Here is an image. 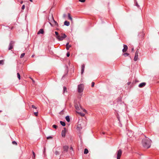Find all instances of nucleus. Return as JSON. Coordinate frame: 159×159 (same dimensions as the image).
I'll return each mask as SVG.
<instances>
[{
    "instance_id": "nucleus-1",
    "label": "nucleus",
    "mask_w": 159,
    "mask_h": 159,
    "mask_svg": "<svg viewBox=\"0 0 159 159\" xmlns=\"http://www.w3.org/2000/svg\"><path fill=\"white\" fill-rule=\"evenodd\" d=\"M151 140L148 138L144 139L142 140V144L145 148H148L150 147L151 144Z\"/></svg>"
},
{
    "instance_id": "nucleus-2",
    "label": "nucleus",
    "mask_w": 159,
    "mask_h": 159,
    "mask_svg": "<svg viewBox=\"0 0 159 159\" xmlns=\"http://www.w3.org/2000/svg\"><path fill=\"white\" fill-rule=\"evenodd\" d=\"M84 88V85L83 84H80L78 85V91L79 93H82Z\"/></svg>"
},
{
    "instance_id": "nucleus-3",
    "label": "nucleus",
    "mask_w": 159,
    "mask_h": 159,
    "mask_svg": "<svg viewBox=\"0 0 159 159\" xmlns=\"http://www.w3.org/2000/svg\"><path fill=\"white\" fill-rule=\"evenodd\" d=\"M66 36V35L65 34L61 33V35L60 36V35L57 39L60 41H62L65 38Z\"/></svg>"
},
{
    "instance_id": "nucleus-4",
    "label": "nucleus",
    "mask_w": 159,
    "mask_h": 159,
    "mask_svg": "<svg viewBox=\"0 0 159 159\" xmlns=\"http://www.w3.org/2000/svg\"><path fill=\"white\" fill-rule=\"evenodd\" d=\"M122 153V150L121 149H119L117 151V159H120Z\"/></svg>"
},
{
    "instance_id": "nucleus-5",
    "label": "nucleus",
    "mask_w": 159,
    "mask_h": 159,
    "mask_svg": "<svg viewBox=\"0 0 159 159\" xmlns=\"http://www.w3.org/2000/svg\"><path fill=\"white\" fill-rule=\"evenodd\" d=\"M15 42L13 41H11L9 43L8 49L10 50L13 48Z\"/></svg>"
},
{
    "instance_id": "nucleus-6",
    "label": "nucleus",
    "mask_w": 159,
    "mask_h": 159,
    "mask_svg": "<svg viewBox=\"0 0 159 159\" xmlns=\"http://www.w3.org/2000/svg\"><path fill=\"white\" fill-rule=\"evenodd\" d=\"M66 128H64V130H62L61 131V136L62 137H64L66 135Z\"/></svg>"
},
{
    "instance_id": "nucleus-7",
    "label": "nucleus",
    "mask_w": 159,
    "mask_h": 159,
    "mask_svg": "<svg viewBox=\"0 0 159 159\" xmlns=\"http://www.w3.org/2000/svg\"><path fill=\"white\" fill-rule=\"evenodd\" d=\"M123 47L124 48L122 49V52H125L127 51L128 48L127 45L125 44H123Z\"/></svg>"
},
{
    "instance_id": "nucleus-8",
    "label": "nucleus",
    "mask_w": 159,
    "mask_h": 159,
    "mask_svg": "<svg viewBox=\"0 0 159 159\" xmlns=\"http://www.w3.org/2000/svg\"><path fill=\"white\" fill-rule=\"evenodd\" d=\"M127 134L129 137H131L133 135V133L131 130H129L127 133Z\"/></svg>"
},
{
    "instance_id": "nucleus-9",
    "label": "nucleus",
    "mask_w": 159,
    "mask_h": 159,
    "mask_svg": "<svg viewBox=\"0 0 159 159\" xmlns=\"http://www.w3.org/2000/svg\"><path fill=\"white\" fill-rule=\"evenodd\" d=\"M69 147L67 146H64L63 147V151L62 152L63 153L64 152H67Z\"/></svg>"
},
{
    "instance_id": "nucleus-10",
    "label": "nucleus",
    "mask_w": 159,
    "mask_h": 159,
    "mask_svg": "<svg viewBox=\"0 0 159 159\" xmlns=\"http://www.w3.org/2000/svg\"><path fill=\"white\" fill-rule=\"evenodd\" d=\"M146 84V83L143 82V83H142L140 84L138 86L139 87L141 88H142V87H143L144 86H145Z\"/></svg>"
},
{
    "instance_id": "nucleus-11",
    "label": "nucleus",
    "mask_w": 159,
    "mask_h": 159,
    "mask_svg": "<svg viewBox=\"0 0 159 159\" xmlns=\"http://www.w3.org/2000/svg\"><path fill=\"white\" fill-rule=\"evenodd\" d=\"M85 68V65L84 64H83L81 66V74H82L84 71V69Z\"/></svg>"
},
{
    "instance_id": "nucleus-12",
    "label": "nucleus",
    "mask_w": 159,
    "mask_h": 159,
    "mask_svg": "<svg viewBox=\"0 0 159 159\" xmlns=\"http://www.w3.org/2000/svg\"><path fill=\"white\" fill-rule=\"evenodd\" d=\"M75 106L76 110L78 111L80 110V107L81 108V107L80 106V107H79V106L77 104H75Z\"/></svg>"
},
{
    "instance_id": "nucleus-13",
    "label": "nucleus",
    "mask_w": 159,
    "mask_h": 159,
    "mask_svg": "<svg viewBox=\"0 0 159 159\" xmlns=\"http://www.w3.org/2000/svg\"><path fill=\"white\" fill-rule=\"evenodd\" d=\"M44 33V31L43 29H40L39 31L38 32L37 34H43Z\"/></svg>"
},
{
    "instance_id": "nucleus-14",
    "label": "nucleus",
    "mask_w": 159,
    "mask_h": 159,
    "mask_svg": "<svg viewBox=\"0 0 159 159\" xmlns=\"http://www.w3.org/2000/svg\"><path fill=\"white\" fill-rule=\"evenodd\" d=\"M70 25V23L69 22L65 21L64 22V25L67 26H68Z\"/></svg>"
},
{
    "instance_id": "nucleus-15",
    "label": "nucleus",
    "mask_w": 159,
    "mask_h": 159,
    "mask_svg": "<svg viewBox=\"0 0 159 159\" xmlns=\"http://www.w3.org/2000/svg\"><path fill=\"white\" fill-rule=\"evenodd\" d=\"M69 43H67L66 44V49L67 50H68L69 48L71 47V45H69Z\"/></svg>"
},
{
    "instance_id": "nucleus-16",
    "label": "nucleus",
    "mask_w": 159,
    "mask_h": 159,
    "mask_svg": "<svg viewBox=\"0 0 159 159\" xmlns=\"http://www.w3.org/2000/svg\"><path fill=\"white\" fill-rule=\"evenodd\" d=\"M55 33L56 35V38L57 39H58L60 35L58 33L57 31H55Z\"/></svg>"
},
{
    "instance_id": "nucleus-17",
    "label": "nucleus",
    "mask_w": 159,
    "mask_h": 159,
    "mask_svg": "<svg viewBox=\"0 0 159 159\" xmlns=\"http://www.w3.org/2000/svg\"><path fill=\"white\" fill-rule=\"evenodd\" d=\"M138 55L137 54H135L134 58V60L135 61H136L138 59Z\"/></svg>"
},
{
    "instance_id": "nucleus-18",
    "label": "nucleus",
    "mask_w": 159,
    "mask_h": 159,
    "mask_svg": "<svg viewBox=\"0 0 159 159\" xmlns=\"http://www.w3.org/2000/svg\"><path fill=\"white\" fill-rule=\"evenodd\" d=\"M65 118H66V121L68 122H70V117H69V116H66V117H65Z\"/></svg>"
},
{
    "instance_id": "nucleus-19",
    "label": "nucleus",
    "mask_w": 159,
    "mask_h": 159,
    "mask_svg": "<svg viewBox=\"0 0 159 159\" xmlns=\"http://www.w3.org/2000/svg\"><path fill=\"white\" fill-rule=\"evenodd\" d=\"M65 92H67V89L66 87L64 86L63 87V93H64Z\"/></svg>"
},
{
    "instance_id": "nucleus-20",
    "label": "nucleus",
    "mask_w": 159,
    "mask_h": 159,
    "mask_svg": "<svg viewBox=\"0 0 159 159\" xmlns=\"http://www.w3.org/2000/svg\"><path fill=\"white\" fill-rule=\"evenodd\" d=\"M60 124L63 126H65L66 125V124L65 122L61 121H60Z\"/></svg>"
},
{
    "instance_id": "nucleus-21",
    "label": "nucleus",
    "mask_w": 159,
    "mask_h": 159,
    "mask_svg": "<svg viewBox=\"0 0 159 159\" xmlns=\"http://www.w3.org/2000/svg\"><path fill=\"white\" fill-rule=\"evenodd\" d=\"M52 19L53 22L54 23L55 25H58V23L56 21H55L54 20L53 16H52Z\"/></svg>"
},
{
    "instance_id": "nucleus-22",
    "label": "nucleus",
    "mask_w": 159,
    "mask_h": 159,
    "mask_svg": "<svg viewBox=\"0 0 159 159\" xmlns=\"http://www.w3.org/2000/svg\"><path fill=\"white\" fill-rule=\"evenodd\" d=\"M4 64V60H0V66Z\"/></svg>"
},
{
    "instance_id": "nucleus-23",
    "label": "nucleus",
    "mask_w": 159,
    "mask_h": 159,
    "mask_svg": "<svg viewBox=\"0 0 159 159\" xmlns=\"http://www.w3.org/2000/svg\"><path fill=\"white\" fill-rule=\"evenodd\" d=\"M89 152L87 148L84 149V154H87Z\"/></svg>"
},
{
    "instance_id": "nucleus-24",
    "label": "nucleus",
    "mask_w": 159,
    "mask_h": 159,
    "mask_svg": "<svg viewBox=\"0 0 159 159\" xmlns=\"http://www.w3.org/2000/svg\"><path fill=\"white\" fill-rule=\"evenodd\" d=\"M68 17L69 19H70V20L72 21V18L70 13H68Z\"/></svg>"
},
{
    "instance_id": "nucleus-25",
    "label": "nucleus",
    "mask_w": 159,
    "mask_h": 159,
    "mask_svg": "<svg viewBox=\"0 0 159 159\" xmlns=\"http://www.w3.org/2000/svg\"><path fill=\"white\" fill-rule=\"evenodd\" d=\"M78 114H80L82 116H84L85 114L84 113H81L79 112H77Z\"/></svg>"
},
{
    "instance_id": "nucleus-26",
    "label": "nucleus",
    "mask_w": 159,
    "mask_h": 159,
    "mask_svg": "<svg viewBox=\"0 0 159 159\" xmlns=\"http://www.w3.org/2000/svg\"><path fill=\"white\" fill-rule=\"evenodd\" d=\"M123 55L125 57H127L129 55V54L127 53H125L123 54Z\"/></svg>"
},
{
    "instance_id": "nucleus-27",
    "label": "nucleus",
    "mask_w": 159,
    "mask_h": 159,
    "mask_svg": "<svg viewBox=\"0 0 159 159\" xmlns=\"http://www.w3.org/2000/svg\"><path fill=\"white\" fill-rule=\"evenodd\" d=\"M17 76L18 78L19 79V80H20V74L19 73H17Z\"/></svg>"
},
{
    "instance_id": "nucleus-28",
    "label": "nucleus",
    "mask_w": 159,
    "mask_h": 159,
    "mask_svg": "<svg viewBox=\"0 0 159 159\" xmlns=\"http://www.w3.org/2000/svg\"><path fill=\"white\" fill-rule=\"evenodd\" d=\"M25 53H22L20 55V58H22L24 57V56L25 55Z\"/></svg>"
},
{
    "instance_id": "nucleus-29",
    "label": "nucleus",
    "mask_w": 159,
    "mask_h": 159,
    "mask_svg": "<svg viewBox=\"0 0 159 159\" xmlns=\"http://www.w3.org/2000/svg\"><path fill=\"white\" fill-rule=\"evenodd\" d=\"M55 154L56 155H58L60 154V153L59 152H58L57 151H56L55 152Z\"/></svg>"
},
{
    "instance_id": "nucleus-30",
    "label": "nucleus",
    "mask_w": 159,
    "mask_h": 159,
    "mask_svg": "<svg viewBox=\"0 0 159 159\" xmlns=\"http://www.w3.org/2000/svg\"><path fill=\"white\" fill-rule=\"evenodd\" d=\"M52 137L51 136H49L47 137V139H52Z\"/></svg>"
},
{
    "instance_id": "nucleus-31",
    "label": "nucleus",
    "mask_w": 159,
    "mask_h": 159,
    "mask_svg": "<svg viewBox=\"0 0 159 159\" xmlns=\"http://www.w3.org/2000/svg\"><path fill=\"white\" fill-rule=\"evenodd\" d=\"M52 127L55 129H57V125H52Z\"/></svg>"
},
{
    "instance_id": "nucleus-32",
    "label": "nucleus",
    "mask_w": 159,
    "mask_h": 159,
    "mask_svg": "<svg viewBox=\"0 0 159 159\" xmlns=\"http://www.w3.org/2000/svg\"><path fill=\"white\" fill-rule=\"evenodd\" d=\"M12 143L13 144H15V145H17V143L15 141H13L12 142Z\"/></svg>"
},
{
    "instance_id": "nucleus-33",
    "label": "nucleus",
    "mask_w": 159,
    "mask_h": 159,
    "mask_svg": "<svg viewBox=\"0 0 159 159\" xmlns=\"http://www.w3.org/2000/svg\"><path fill=\"white\" fill-rule=\"evenodd\" d=\"M34 114L35 116H37L38 115V111H37L36 112H34Z\"/></svg>"
},
{
    "instance_id": "nucleus-34",
    "label": "nucleus",
    "mask_w": 159,
    "mask_h": 159,
    "mask_svg": "<svg viewBox=\"0 0 159 159\" xmlns=\"http://www.w3.org/2000/svg\"><path fill=\"white\" fill-rule=\"evenodd\" d=\"M94 84H95V83L94 82H92V85H91L92 87H93L94 86Z\"/></svg>"
},
{
    "instance_id": "nucleus-35",
    "label": "nucleus",
    "mask_w": 159,
    "mask_h": 159,
    "mask_svg": "<svg viewBox=\"0 0 159 159\" xmlns=\"http://www.w3.org/2000/svg\"><path fill=\"white\" fill-rule=\"evenodd\" d=\"M25 5H23V6H22V7H21V9L22 10H24L25 8Z\"/></svg>"
},
{
    "instance_id": "nucleus-36",
    "label": "nucleus",
    "mask_w": 159,
    "mask_h": 159,
    "mask_svg": "<svg viewBox=\"0 0 159 159\" xmlns=\"http://www.w3.org/2000/svg\"><path fill=\"white\" fill-rule=\"evenodd\" d=\"M135 6H136L137 7H139V4H138L137 2H136Z\"/></svg>"
},
{
    "instance_id": "nucleus-37",
    "label": "nucleus",
    "mask_w": 159,
    "mask_h": 159,
    "mask_svg": "<svg viewBox=\"0 0 159 159\" xmlns=\"http://www.w3.org/2000/svg\"><path fill=\"white\" fill-rule=\"evenodd\" d=\"M32 107L33 108H34V109H37V107H35V106L34 105H32Z\"/></svg>"
},
{
    "instance_id": "nucleus-38",
    "label": "nucleus",
    "mask_w": 159,
    "mask_h": 159,
    "mask_svg": "<svg viewBox=\"0 0 159 159\" xmlns=\"http://www.w3.org/2000/svg\"><path fill=\"white\" fill-rule=\"evenodd\" d=\"M79 1L82 2H85V0H79Z\"/></svg>"
},
{
    "instance_id": "nucleus-39",
    "label": "nucleus",
    "mask_w": 159,
    "mask_h": 159,
    "mask_svg": "<svg viewBox=\"0 0 159 159\" xmlns=\"http://www.w3.org/2000/svg\"><path fill=\"white\" fill-rule=\"evenodd\" d=\"M32 153H33V157H34V158H35V153L33 151Z\"/></svg>"
},
{
    "instance_id": "nucleus-40",
    "label": "nucleus",
    "mask_w": 159,
    "mask_h": 159,
    "mask_svg": "<svg viewBox=\"0 0 159 159\" xmlns=\"http://www.w3.org/2000/svg\"><path fill=\"white\" fill-rule=\"evenodd\" d=\"M67 57H69L70 55V54L69 52H67Z\"/></svg>"
},
{
    "instance_id": "nucleus-41",
    "label": "nucleus",
    "mask_w": 159,
    "mask_h": 159,
    "mask_svg": "<svg viewBox=\"0 0 159 159\" xmlns=\"http://www.w3.org/2000/svg\"><path fill=\"white\" fill-rule=\"evenodd\" d=\"M138 53H139V51H138V50L136 52H135V54H137L138 55Z\"/></svg>"
},
{
    "instance_id": "nucleus-42",
    "label": "nucleus",
    "mask_w": 159,
    "mask_h": 159,
    "mask_svg": "<svg viewBox=\"0 0 159 159\" xmlns=\"http://www.w3.org/2000/svg\"><path fill=\"white\" fill-rule=\"evenodd\" d=\"M130 83H131V82H128L127 83V84H128V85H130Z\"/></svg>"
},
{
    "instance_id": "nucleus-43",
    "label": "nucleus",
    "mask_w": 159,
    "mask_h": 159,
    "mask_svg": "<svg viewBox=\"0 0 159 159\" xmlns=\"http://www.w3.org/2000/svg\"><path fill=\"white\" fill-rule=\"evenodd\" d=\"M70 150H71L72 151L73 150V148L72 147H71L70 148Z\"/></svg>"
},
{
    "instance_id": "nucleus-44",
    "label": "nucleus",
    "mask_w": 159,
    "mask_h": 159,
    "mask_svg": "<svg viewBox=\"0 0 159 159\" xmlns=\"http://www.w3.org/2000/svg\"><path fill=\"white\" fill-rule=\"evenodd\" d=\"M66 16V15L65 14H64L63 15V16L64 17H65Z\"/></svg>"
},
{
    "instance_id": "nucleus-45",
    "label": "nucleus",
    "mask_w": 159,
    "mask_h": 159,
    "mask_svg": "<svg viewBox=\"0 0 159 159\" xmlns=\"http://www.w3.org/2000/svg\"><path fill=\"white\" fill-rule=\"evenodd\" d=\"M102 134H105V133L104 132H102Z\"/></svg>"
},
{
    "instance_id": "nucleus-46",
    "label": "nucleus",
    "mask_w": 159,
    "mask_h": 159,
    "mask_svg": "<svg viewBox=\"0 0 159 159\" xmlns=\"http://www.w3.org/2000/svg\"><path fill=\"white\" fill-rule=\"evenodd\" d=\"M32 79V80L33 82V83H34L35 82V81L33 79Z\"/></svg>"
},
{
    "instance_id": "nucleus-47",
    "label": "nucleus",
    "mask_w": 159,
    "mask_h": 159,
    "mask_svg": "<svg viewBox=\"0 0 159 159\" xmlns=\"http://www.w3.org/2000/svg\"><path fill=\"white\" fill-rule=\"evenodd\" d=\"M83 111H84V112H86V110H85V109H83Z\"/></svg>"
},
{
    "instance_id": "nucleus-48",
    "label": "nucleus",
    "mask_w": 159,
    "mask_h": 159,
    "mask_svg": "<svg viewBox=\"0 0 159 159\" xmlns=\"http://www.w3.org/2000/svg\"><path fill=\"white\" fill-rule=\"evenodd\" d=\"M49 23L50 24V25L51 26H52V24H51V22H49Z\"/></svg>"
},
{
    "instance_id": "nucleus-49",
    "label": "nucleus",
    "mask_w": 159,
    "mask_h": 159,
    "mask_svg": "<svg viewBox=\"0 0 159 159\" xmlns=\"http://www.w3.org/2000/svg\"><path fill=\"white\" fill-rule=\"evenodd\" d=\"M131 50L132 51H134V48H132Z\"/></svg>"
},
{
    "instance_id": "nucleus-50",
    "label": "nucleus",
    "mask_w": 159,
    "mask_h": 159,
    "mask_svg": "<svg viewBox=\"0 0 159 159\" xmlns=\"http://www.w3.org/2000/svg\"><path fill=\"white\" fill-rule=\"evenodd\" d=\"M34 55H32V56H31V57H34Z\"/></svg>"
},
{
    "instance_id": "nucleus-51",
    "label": "nucleus",
    "mask_w": 159,
    "mask_h": 159,
    "mask_svg": "<svg viewBox=\"0 0 159 159\" xmlns=\"http://www.w3.org/2000/svg\"><path fill=\"white\" fill-rule=\"evenodd\" d=\"M23 3V1H21V2H20L21 4H22Z\"/></svg>"
},
{
    "instance_id": "nucleus-52",
    "label": "nucleus",
    "mask_w": 159,
    "mask_h": 159,
    "mask_svg": "<svg viewBox=\"0 0 159 159\" xmlns=\"http://www.w3.org/2000/svg\"><path fill=\"white\" fill-rule=\"evenodd\" d=\"M30 1L31 2H32V1H33L32 0H30Z\"/></svg>"
},
{
    "instance_id": "nucleus-53",
    "label": "nucleus",
    "mask_w": 159,
    "mask_h": 159,
    "mask_svg": "<svg viewBox=\"0 0 159 159\" xmlns=\"http://www.w3.org/2000/svg\"><path fill=\"white\" fill-rule=\"evenodd\" d=\"M45 148H44V152H45Z\"/></svg>"
},
{
    "instance_id": "nucleus-54",
    "label": "nucleus",
    "mask_w": 159,
    "mask_h": 159,
    "mask_svg": "<svg viewBox=\"0 0 159 159\" xmlns=\"http://www.w3.org/2000/svg\"><path fill=\"white\" fill-rule=\"evenodd\" d=\"M13 28V27H12L11 28V29H12Z\"/></svg>"
},
{
    "instance_id": "nucleus-55",
    "label": "nucleus",
    "mask_w": 159,
    "mask_h": 159,
    "mask_svg": "<svg viewBox=\"0 0 159 159\" xmlns=\"http://www.w3.org/2000/svg\"><path fill=\"white\" fill-rule=\"evenodd\" d=\"M2 111H0V113Z\"/></svg>"
}]
</instances>
